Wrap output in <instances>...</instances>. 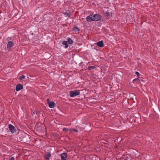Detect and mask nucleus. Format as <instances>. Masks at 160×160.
I'll use <instances>...</instances> for the list:
<instances>
[{"label":"nucleus","mask_w":160,"mask_h":160,"mask_svg":"<svg viewBox=\"0 0 160 160\" xmlns=\"http://www.w3.org/2000/svg\"><path fill=\"white\" fill-rule=\"evenodd\" d=\"M93 15V20L94 21H98L101 18V16L99 14H94Z\"/></svg>","instance_id":"nucleus-2"},{"label":"nucleus","mask_w":160,"mask_h":160,"mask_svg":"<svg viewBox=\"0 0 160 160\" xmlns=\"http://www.w3.org/2000/svg\"><path fill=\"white\" fill-rule=\"evenodd\" d=\"M70 96L71 97H73L79 95L80 93L79 91H70Z\"/></svg>","instance_id":"nucleus-1"},{"label":"nucleus","mask_w":160,"mask_h":160,"mask_svg":"<svg viewBox=\"0 0 160 160\" xmlns=\"http://www.w3.org/2000/svg\"><path fill=\"white\" fill-rule=\"evenodd\" d=\"M97 45L100 47H102L103 45V41H101L97 43Z\"/></svg>","instance_id":"nucleus-10"},{"label":"nucleus","mask_w":160,"mask_h":160,"mask_svg":"<svg viewBox=\"0 0 160 160\" xmlns=\"http://www.w3.org/2000/svg\"><path fill=\"white\" fill-rule=\"evenodd\" d=\"M68 42L69 44H72L73 43L72 40L70 38H68Z\"/></svg>","instance_id":"nucleus-13"},{"label":"nucleus","mask_w":160,"mask_h":160,"mask_svg":"<svg viewBox=\"0 0 160 160\" xmlns=\"http://www.w3.org/2000/svg\"><path fill=\"white\" fill-rule=\"evenodd\" d=\"M63 130L64 131H70V132L72 130L71 129H67L65 128H64L63 129Z\"/></svg>","instance_id":"nucleus-15"},{"label":"nucleus","mask_w":160,"mask_h":160,"mask_svg":"<svg viewBox=\"0 0 160 160\" xmlns=\"http://www.w3.org/2000/svg\"><path fill=\"white\" fill-rule=\"evenodd\" d=\"M73 130L75 132H78V130L75 129H73Z\"/></svg>","instance_id":"nucleus-22"},{"label":"nucleus","mask_w":160,"mask_h":160,"mask_svg":"<svg viewBox=\"0 0 160 160\" xmlns=\"http://www.w3.org/2000/svg\"><path fill=\"white\" fill-rule=\"evenodd\" d=\"M62 43L63 45H65V48H68V44H67V41H63V42Z\"/></svg>","instance_id":"nucleus-11"},{"label":"nucleus","mask_w":160,"mask_h":160,"mask_svg":"<svg viewBox=\"0 0 160 160\" xmlns=\"http://www.w3.org/2000/svg\"><path fill=\"white\" fill-rule=\"evenodd\" d=\"M73 30L76 32H78L79 31V29L76 27H75L73 28Z\"/></svg>","instance_id":"nucleus-12"},{"label":"nucleus","mask_w":160,"mask_h":160,"mask_svg":"<svg viewBox=\"0 0 160 160\" xmlns=\"http://www.w3.org/2000/svg\"><path fill=\"white\" fill-rule=\"evenodd\" d=\"M48 104L50 108H53L54 107L55 103L53 102H49Z\"/></svg>","instance_id":"nucleus-8"},{"label":"nucleus","mask_w":160,"mask_h":160,"mask_svg":"<svg viewBox=\"0 0 160 160\" xmlns=\"http://www.w3.org/2000/svg\"><path fill=\"white\" fill-rule=\"evenodd\" d=\"M61 157L62 160H66V158L67 157V154L66 153H64L61 154Z\"/></svg>","instance_id":"nucleus-6"},{"label":"nucleus","mask_w":160,"mask_h":160,"mask_svg":"<svg viewBox=\"0 0 160 160\" xmlns=\"http://www.w3.org/2000/svg\"><path fill=\"white\" fill-rule=\"evenodd\" d=\"M69 14V13L67 12H66L65 13V15H67V16H68V15Z\"/></svg>","instance_id":"nucleus-21"},{"label":"nucleus","mask_w":160,"mask_h":160,"mask_svg":"<svg viewBox=\"0 0 160 160\" xmlns=\"http://www.w3.org/2000/svg\"><path fill=\"white\" fill-rule=\"evenodd\" d=\"M95 68V67H94V66H91L90 67H88V69L89 70H91V69H94Z\"/></svg>","instance_id":"nucleus-16"},{"label":"nucleus","mask_w":160,"mask_h":160,"mask_svg":"<svg viewBox=\"0 0 160 160\" xmlns=\"http://www.w3.org/2000/svg\"><path fill=\"white\" fill-rule=\"evenodd\" d=\"M104 14L105 17H107L109 15V12H104Z\"/></svg>","instance_id":"nucleus-14"},{"label":"nucleus","mask_w":160,"mask_h":160,"mask_svg":"<svg viewBox=\"0 0 160 160\" xmlns=\"http://www.w3.org/2000/svg\"><path fill=\"white\" fill-rule=\"evenodd\" d=\"M23 85L21 84H19L16 86V90L17 91H19L23 88Z\"/></svg>","instance_id":"nucleus-5"},{"label":"nucleus","mask_w":160,"mask_h":160,"mask_svg":"<svg viewBox=\"0 0 160 160\" xmlns=\"http://www.w3.org/2000/svg\"><path fill=\"white\" fill-rule=\"evenodd\" d=\"M47 101H49V99H48L47 100Z\"/></svg>","instance_id":"nucleus-23"},{"label":"nucleus","mask_w":160,"mask_h":160,"mask_svg":"<svg viewBox=\"0 0 160 160\" xmlns=\"http://www.w3.org/2000/svg\"><path fill=\"white\" fill-rule=\"evenodd\" d=\"M9 160H14V158L13 157H11L10 158Z\"/></svg>","instance_id":"nucleus-18"},{"label":"nucleus","mask_w":160,"mask_h":160,"mask_svg":"<svg viewBox=\"0 0 160 160\" xmlns=\"http://www.w3.org/2000/svg\"><path fill=\"white\" fill-rule=\"evenodd\" d=\"M14 45V43L11 41H9L7 45V48L10 49L12 46Z\"/></svg>","instance_id":"nucleus-7"},{"label":"nucleus","mask_w":160,"mask_h":160,"mask_svg":"<svg viewBox=\"0 0 160 160\" xmlns=\"http://www.w3.org/2000/svg\"><path fill=\"white\" fill-rule=\"evenodd\" d=\"M136 74L137 75V76H138L140 75L139 73L137 72H136Z\"/></svg>","instance_id":"nucleus-19"},{"label":"nucleus","mask_w":160,"mask_h":160,"mask_svg":"<svg viewBox=\"0 0 160 160\" xmlns=\"http://www.w3.org/2000/svg\"><path fill=\"white\" fill-rule=\"evenodd\" d=\"M41 124H39V125H36V126H35V128H37V127H38V126H39L40 127V126H41Z\"/></svg>","instance_id":"nucleus-20"},{"label":"nucleus","mask_w":160,"mask_h":160,"mask_svg":"<svg viewBox=\"0 0 160 160\" xmlns=\"http://www.w3.org/2000/svg\"><path fill=\"white\" fill-rule=\"evenodd\" d=\"M51 157V154L50 153H46L44 155V158L47 160H49V158Z\"/></svg>","instance_id":"nucleus-9"},{"label":"nucleus","mask_w":160,"mask_h":160,"mask_svg":"<svg viewBox=\"0 0 160 160\" xmlns=\"http://www.w3.org/2000/svg\"><path fill=\"white\" fill-rule=\"evenodd\" d=\"M25 77L24 75H22L21 77H19L20 79H24L25 78Z\"/></svg>","instance_id":"nucleus-17"},{"label":"nucleus","mask_w":160,"mask_h":160,"mask_svg":"<svg viewBox=\"0 0 160 160\" xmlns=\"http://www.w3.org/2000/svg\"><path fill=\"white\" fill-rule=\"evenodd\" d=\"M9 130L12 133H14L16 132L15 130V128L11 124H9L8 126Z\"/></svg>","instance_id":"nucleus-3"},{"label":"nucleus","mask_w":160,"mask_h":160,"mask_svg":"<svg viewBox=\"0 0 160 160\" xmlns=\"http://www.w3.org/2000/svg\"><path fill=\"white\" fill-rule=\"evenodd\" d=\"M41 128H40V129H39L38 130H41Z\"/></svg>","instance_id":"nucleus-24"},{"label":"nucleus","mask_w":160,"mask_h":160,"mask_svg":"<svg viewBox=\"0 0 160 160\" xmlns=\"http://www.w3.org/2000/svg\"><path fill=\"white\" fill-rule=\"evenodd\" d=\"M93 15H89L86 18V20L88 22H92V21H93Z\"/></svg>","instance_id":"nucleus-4"}]
</instances>
